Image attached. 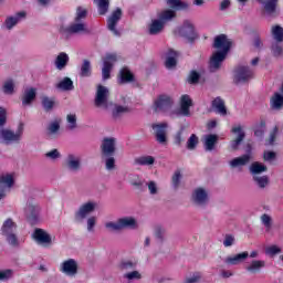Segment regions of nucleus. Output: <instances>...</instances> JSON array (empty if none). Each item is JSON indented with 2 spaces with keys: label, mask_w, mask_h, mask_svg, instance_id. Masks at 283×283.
<instances>
[{
  "label": "nucleus",
  "mask_w": 283,
  "mask_h": 283,
  "mask_svg": "<svg viewBox=\"0 0 283 283\" xmlns=\"http://www.w3.org/2000/svg\"><path fill=\"white\" fill-rule=\"evenodd\" d=\"M218 144V135L208 134L203 136V147L206 151H213L216 145Z\"/></svg>",
  "instance_id": "obj_28"
},
{
  "label": "nucleus",
  "mask_w": 283,
  "mask_h": 283,
  "mask_svg": "<svg viewBox=\"0 0 283 283\" xmlns=\"http://www.w3.org/2000/svg\"><path fill=\"white\" fill-rule=\"evenodd\" d=\"M191 107H193V99L191 96L184 94L179 98V114L180 116H191Z\"/></svg>",
  "instance_id": "obj_18"
},
{
  "label": "nucleus",
  "mask_w": 283,
  "mask_h": 283,
  "mask_svg": "<svg viewBox=\"0 0 283 283\" xmlns=\"http://www.w3.org/2000/svg\"><path fill=\"white\" fill-rule=\"evenodd\" d=\"M59 32L64 39H70L72 34H87L90 29L84 21L74 20L69 27H60Z\"/></svg>",
  "instance_id": "obj_4"
},
{
  "label": "nucleus",
  "mask_w": 283,
  "mask_h": 283,
  "mask_svg": "<svg viewBox=\"0 0 283 283\" xmlns=\"http://www.w3.org/2000/svg\"><path fill=\"white\" fill-rule=\"evenodd\" d=\"M231 134H232V140L230 142V149L232 151H237L238 147L242 145V140H244V137H245L244 129L242 128L241 125H234L231 128Z\"/></svg>",
  "instance_id": "obj_12"
},
{
  "label": "nucleus",
  "mask_w": 283,
  "mask_h": 283,
  "mask_svg": "<svg viewBox=\"0 0 283 283\" xmlns=\"http://www.w3.org/2000/svg\"><path fill=\"white\" fill-rule=\"evenodd\" d=\"M271 53L275 59L283 57V45L281 42H273L271 45Z\"/></svg>",
  "instance_id": "obj_42"
},
{
  "label": "nucleus",
  "mask_w": 283,
  "mask_h": 283,
  "mask_svg": "<svg viewBox=\"0 0 283 283\" xmlns=\"http://www.w3.org/2000/svg\"><path fill=\"white\" fill-rule=\"evenodd\" d=\"M45 158L48 160H52L53 163L61 159V151H59V149L54 148L49 150L48 153H45Z\"/></svg>",
  "instance_id": "obj_54"
},
{
  "label": "nucleus",
  "mask_w": 283,
  "mask_h": 283,
  "mask_svg": "<svg viewBox=\"0 0 283 283\" xmlns=\"http://www.w3.org/2000/svg\"><path fill=\"white\" fill-rule=\"evenodd\" d=\"M153 129L156 134L157 142H159L160 145H165V143H167V124H155L153 125Z\"/></svg>",
  "instance_id": "obj_24"
},
{
  "label": "nucleus",
  "mask_w": 283,
  "mask_h": 283,
  "mask_svg": "<svg viewBox=\"0 0 283 283\" xmlns=\"http://www.w3.org/2000/svg\"><path fill=\"white\" fill-rule=\"evenodd\" d=\"M195 25L191 21H184L182 25L179 29V34L181 36H186L187 39H191L193 36Z\"/></svg>",
  "instance_id": "obj_29"
},
{
  "label": "nucleus",
  "mask_w": 283,
  "mask_h": 283,
  "mask_svg": "<svg viewBox=\"0 0 283 283\" xmlns=\"http://www.w3.org/2000/svg\"><path fill=\"white\" fill-rule=\"evenodd\" d=\"M23 132H25V124H23V122H20L18 124L17 132H14L10 127H0L1 145H19V143H21V139L23 138Z\"/></svg>",
  "instance_id": "obj_1"
},
{
  "label": "nucleus",
  "mask_w": 283,
  "mask_h": 283,
  "mask_svg": "<svg viewBox=\"0 0 283 283\" xmlns=\"http://www.w3.org/2000/svg\"><path fill=\"white\" fill-rule=\"evenodd\" d=\"M36 98V88L30 87L24 91V94L22 96V105L23 107H28L29 105H32V102Z\"/></svg>",
  "instance_id": "obj_30"
},
{
  "label": "nucleus",
  "mask_w": 283,
  "mask_h": 283,
  "mask_svg": "<svg viewBox=\"0 0 283 283\" xmlns=\"http://www.w3.org/2000/svg\"><path fill=\"white\" fill-rule=\"evenodd\" d=\"M78 261L76 259L63 260L59 265V271L66 277H76L78 275Z\"/></svg>",
  "instance_id": "obj_8"
},
{
  "label": "nucleus",
  "mask_w": 283,
  "mask_h": 283,
  "mask_svg": "<svg viewBox=\"0 0 283 283\" xmlns=\"http://www.w3.org/2000/svg\"><path fill=\"white\" fill-rule=\"evenodd\" d=\"M265 255H269V258H275V255H280V253H282V248H280V245H268L265 247Z\"/></svg>",
  "instance_id": "obj_46"
},
{
  "label": "nucleus",
  "mask_w": 283,
  "mask_h": 283,
  "mask_svg": "<svg viewBox=\"0 0 283 283\" xmlns=\"http://www.w3.org/2000/svg\"><path fill=\"white\" fill-rule=\"evenodd\" d=\"M105 165H106L107 171H112V169L116 167V159L114 157H108L106 158Z\"/></svg>",
  "instance_id": "obj_64"
},
{
  "label": "nucleus",
  "mask_w": 283,
  "mask_h": 283,
  "mask_svg": "<svg viewBox=\"0 0 283 283\" xmlns=\"http://www.w3.org/2000/svg\"><path fill=\"white\" fill-rule=\"evenodd\" d=\"M32 238L39 247H42V249H50L54 244V235L41 228H36L33 231Z\"/></svg>",
  "instance_id": "obj_7"
},
{
  "label": "nucleus",
  "mask_w": 283,
  "mask_h": 283,
  "mask_svg": "<svg viewBox=\"0 0 283 283\" xmlns=\"http://www.w3.org/2000/svg\"><path fill=\"white\" fill-rule=\"evenodd\" d=\"M146 187L149 196H158V193H160V186L158 185V181L148 180L146 182Z\"/></svg>",
  "instance_id": "obj_41"
},
{
  "label": "nucleus",
  "mask_w": 283,
  "mask_h": 283,
  "mask_svg": "<svg viewBox=\"0 0 283 283\" xmlns=\"http://www.w3.org/2000/svg\"><path fill=\"white\" fill-rule=\"evenodd\" d=\"M98 209V202L95 200H88L82 203L78 209L75 211V220L76 222H84Z\"/></svg>",
  "instance_id": "obj_6"
},
{
  "label": "nucleus",
  "mask_w": 283,
  "mask_h": 283,
  "mask_svg": "<svg viewBox=\"0 0 283 283\" xmlns=\"http://www.w3.org/2000/svg\"><path fill=\"white\" fill-rule=\"evenodd\" d=\"M224 59H227V55L222 53H218V51H214L210 56L209 64H208L210 72H218V70L222 67V63H224Z\"/></svg>",
  "instance_id": "obj_20"
},
{
  "label": "nucleus",
  "mask_w": 283,
  "mask_h": 283,
  "mask_svg": "<svg viewBox=\"0 0 283 283\" xmlns=\"http://www.w3.org/2000/svg\"><path fill=\"white\" fill-rule=\"evenodd\" d=\"M14 275L12 270H0V282H6Z\"/></svg>",
  "instance_id": "obj_60"
},
{
  "label": "nucleus",
  "mask_w": 283,
  "mask_h": 283,
  "mask_svg": "<svg viewBox=\"0 0 283 283\" xmlns=\"http://www.w3.org/2000/svg\"><path fill=\"white\" fill-rule=\"evenodd\" d=\"M271 106L273 109H282L283 107V95L276 93L271 99Z\"/></svg>",
  "instance_id": "obj_49"
},
{
  "label": "nucleus",
  "mask_w": 283,
  "mask_h": 283,
  "mask_svg": "<svg viewBox=\"0 0 283 283\" xmlns=\"http://www.w3.org/2000/svg\"><path fill=\"white\" fill-rule=\"evenodd\" d=\"M17 87V84L14 83V80H6L3 83H2V86H1V92L2 94H4V96H13L14 92H15V88Z\"/></svg>",
  "instance_id": "obj_33"
},
{
  "label": "nucleus",
  "mask_w": 283,
  "mask_h": 283,
  "mask_svg": "<svg viewBox=\"0 0 283 283\" xmlns=\"http://www.w3.org/2000/svg\"><path fill=\"white\" fill-rule=\"evenodd\" d=\"M96 222H98V218L94 216L86 219V230L88 233H94V231H96Z\"/></svg>",
  "instance_id": "obj_50"
},
{
  "label": "nucleus",
  "mask_w": 283,
  "mask_h": 283,
  "mask_svg": "<svg viewBox=\"0 0 283 283\" xmlns=\"http://www.w3.org/2000/svg\"><path fill=\"white\" fill-rule=\"evenodd\" d=\"M81 76H92V64L87 60L83 61V64L81 66Z\"/></svg>",
  "instance_id": "obj_52"
},
{
  "label": "nucleus",
  "mask_w": 283,
  "mask_h": 283,
  "mask_svg": "<svg viewBox=\"0 0 283 283\" xmlns=\"http://www.w3.org/2000/svg\"><path fill=\"white\" fill-rule=\"evenodd\" d=\"M123 17V11L117 8L115 11L111 13L107 19V29L114 36H120V31L118 30V23Z\"/></svg>",
  "instance_id": "obj_11"
},
{
  "label": "nucleus",
  "mask_w": 283,
  "mask_h": 283,
  "mask_svg": "<svg viewBox=\"0 0 283 283\" xmlns=\"http://www.w3.org/2000/svg\"><path fill=\"white\" fill-rule=\"evenodd\" d=\"M271 32H272V36H273L274 41H276L277 43H282L283 28L280 25H273Z\"/></svg>",
  "instance_id": "obj_48"
},
{
  "label": "nucleus",
  "mask_w": 283,
  "mask_h": 283,
  "mask_svg": "<svg viewBox=\"0 0 283 283\" xmlns=\"http://www.w3.org/2000/svg\"><path fill=\"white\" fill-rule=\"evenodd\" d=\"M253 78V71L249 66H239L234 70L233 81L237 85L249 83Z\"/></svg>",
  "instance_id": "obj_9"
},
{
  "label": "nucleus",
  "mask_w": 283,
  "mask_h": 283,
  "mask_svg": "<svg viewBox=\"0 0 283 283\" xmlns=\"http://www.w3.org/2000/svg\"><path fill=\"white\" fill-rule=\"evenodd\" d=\"M116 153V138L106 137L102 142V154L104 156H114Z\"/></svg>",
  "instance_id": "obj_21"
},
{
  "label": "nucleus",
  "mask_w": 283,
  "mask_h": 283,
  "mask_svg": "<svg viewBox=\"0 0 283 283\" xmlns=\"http://www.w3.org/2000/svg\"><path fill=\"white\" fill-rule=\"evenodd\" d=\"M167 6L172 10H187L189 8V3L182 0H167Z\"/></svg>",
  "instance_id": "obj_39"
},
{
  "label": "nucleus",
  "mask_w": 283,
  "mask_h": 283,
  "mask_svg": "<svg viewBox=\"0 0 283 283\" xmlns=\"http://www.w3.org/2000/svg\"><path fill=\"white\" fill-rule=\"evenodd\" d=\"M263 8L268 14H273L277 8V0H263Z\"/></svg>",
  "instance_id": "obj_45"
},
{
  "label": "nucleus",
  "mask_w": 283,
  "mask_h": 283,
  "mask_svg": "<svg viewBox=\"0 0 283 283\" xmlns=\"http://www.w3.org/2000/svg\"><path fill=\"white\" fill-rule=\"evenodd\" d=\"M191 200L197 207H207L209 205V190L202 187L195 188L191 193Z\"/></svg>",
  "instance_id": "obj_10"
},
{
  "label": "nucleus",
  "mask_w": 283,
  "mask_h": 283,
  "mask_svg": "<svg viewBox=\"0 0 283 283\" xmlns=\"http://www.w3.org/2000/svg\"><path fill=\"white\" fill-rule=\"evenodd\" d=\"M67 63H70V55H67V53L65 52H61L56 57H55V62L54 65L56 67V70H65V67H67Z\"/></svg>",
  "instance_id": "obj_31"
},
{
  "label": "nucleus",
  "mask_w": 283,
  "mask_h": 283,
  "mask_svg": "<svg viewBox=\"0 0 283 283\" xmlns=\"http://www.w3.org/2000/svg\"><path fill=\"white\" fill-rule=\"evenodd\" d=\"M176 56H178V53L171 49L165 53L166 67H168V70L176 67Z\"/></svg>",
  "instance_id": "obj_37"
},
{
  "label": "nucleus",
  "mask_w": 283,
  "mask_h": 283,
  "mask_svg": "<svg viewBox=\"0 0 283 283\" xmlns=\"http://www.w3.org/2000/svg\"><path fill=\"white\" fill-rule=\"evenodd\" d=\"M136 165H142L144 167H151L156 163V158L154 156H142L135 159Z\"/></svg>",
  "instance_id": "obj_40"
},
{
  "label": "nucleus",
  "mask_w": 283,
  "mask_h": 283,
  "mask_svg": "<svg viewBox=\"0 0 283 283\" xmlns=\"http://www.w3.org/2000/svg\"><path fill=\"white\" fill-rule=\"evenodd\" d=\"M136 266H138V260L137 259H123L119 262V269L120 271H134V269H136Z\"/></svg>",
  "instance_id": "obj_32"
},
{
  "label": "nucleus",
  "mask_w": 283,
  "mask_h": 283,
  "mask_svg": "<svg viewBox=\"0 0 283 283\" xmlns=\"http://www.w3.org/2000/svg\"><path fill=\"white\" fill-rule=\"evenodd\" d=\"M25 19V12L20 11L12 15H8L2 23V30H7V32H12L13 28H17L21 21Z\"/></svg>",
  "instance_id": "obj_14"
},
{
  "label": "nucleus",
  "mask_w": 283,
  "mask_h": 283,
  "mask_svg": "<svg viewBox=\"0 0 283 283\" xmlns=\"http://www.w3.org/2000/svg\"><path fill=\"white\" fill-rule=\"evenodd\" d=\"M250 171L253 176H260V174H264V171H266V166L255 161L250 166Z\"/></svg>",
  "instance_id": "obj_44"
},
{
  "label": "nucleus",
  "mask_w": 283,
  "mask_h": 283,
  "mask_svg": "<svg viewBox=\"0 0 283 283\" xmlns=\"http://www.w3.org/2000/svg\"><path fill=\"white\" fill-rule=\"evenodd\" d=\"M65 167L66 169H69V171H72L73 174L81 171V155L69 154L65 159Z\"/></svg>",
  "instance_id": "obj_19"
},
{
  "label": "nucleus",
  "mask_w": 283,
  "mask_h": 283,
  "mask_svg": "<svg viewBox=\"0 0 283 283\" xmlns=\"http://www.w3.org/2000/svg\"><path fill=\"white\" fill-rule=\"evenodd\" d=\"M56 88L61 90V92H72L74 82L70 77H64L56 84Z\"/></svg>",
  "instance_id": "obj_34"
},
{
  "label": "nucleus",
  "mask_w": 283,
  "mask_h": 283,
  "mask_svg": "<svg viewBox=\"0 0 283 283\" xmlns=\"http://www.w3.org/2000/svg\"><path fill=\"white\" fill-rule=\"evenodd\" d=\"M212 109L220 114V116H227V107H224V101L222 98L217 97L212 102Z\"/></svg>",
  "instance_id": "obj_35"
},
{
  "label": "nucleus",
  "mask_w": 283,
  "mask_h": 283,
  "mask_svg": "<svg viewBox=\"0 0 283 283\" xmlns=\"http://www.w3.org/2000/svg\"><path fill=\"white\" fill-rule=\"evenodd\" d=\"M14 187V174H6L0 176V200L8 196V191Z\"/></svg>",
  "instance_id": "obj_13"
},
{
  "label": "nucleus",
  "mask_w": 283,
  "mask_h": 283,
  "mask_svg": "<svg viewBox=\"0 0 283 283\" xmlns=\"http://www.w3.org/2000/svg\"><path fill=\"white\" fill-rule=\"evenodd\" d=\"M180 180H182V172L180 170L175 171L171 182L174 189H178L180 187Z\"/></svg>",
  "instance_id": "obj_57"
},
{
  "label": "nucleus",
  "mask_w": 283,
  "mask_h": 283,
  "mask_svg": "<svg viewBox=\"0 0 283 283\" xmlns=\"http://www.w3.org/2000/svg\"><path fill=\"white\" fill-rule=\"evenodd\" d=\"M95 107L99 109H105L109 112L112 109L113 104L109 101V88L107 86L97 85L96 93H95Z\"/></svg>",
  "instance_id": "obj_3"
},
{
  "label": "nucleus",
  "mask_w": 283,
  "mask_h": 283,
  "mask_svg": "<svg viewBox=\"0 0 283 283\" xmlns=\"http://www.w3.org/2000/svg\"><path fill=\"white\" fill-rule=\"evenodd\" d=\"M116 61H118V56L116 54H107L104 57L103 67H102L103 81L109 80V76L112 74V67H114V65L116 64Z\"/></svg>",
  "instance_id": "obj_15"
},
{
  "label": "nucleus",
  "mask_w": 283,
  "mask_h": 283,
  "mask_svg": "<svg viewBox=\"0 0 283 283\" xmlns=\"http://www.w3.org/2000/svg\"><path fill=\"white\" fill-rule=\"evenodd\" d=\"M176 17V11L168 9L159 14V19L151 20L148 33L151 35L160 34L165 30V22L171 21Z\"/></svg>",
  "instance_id": "obj_2"
},
{
  "label": "nucleus",
  "mask_w": 283,
  "mask_h": 283,
  "mask_svg": "<svg viewBox=\"0 0 283 283\" xmlns=\"http://www.w3.org/2000/svg\"><path fill=\"white\" fill-rule=\"evenodd\" d=\"M61 135V118L52 119L46 127L48 138H59Z\"/></svg>",
  "instance_id": "obj_22"
},
{
  "label": "nucleus",
  "mask_w": 283,
  "mask_h": 283,
  "mask_svg": "<svg viewBox=\"0 0 283 283\" xmlns=\"http://www.w3.org/2000/svg\"><path fill=\"white\" fill-rule=\"evenodd\" d=\"M174 105V98L169 95H160L154 102V109L155 112H167L171 109Z\"/></svg>",
  "instance_id": "obj_17"
},
{
  "label": "nucleus",
  "mask_w": 283,
  "mask_h": 283,
  "mask_svg": "<svg viewBox=\"0 0 283 283\" xmlns=\"http://www.w3.org/2000/svg\"><path fill=\"white\" fill-rule=\"evenodd\" d=\"M247 258H249V252H242L239 254H233V255L227 256L223 260V262H224V264H228V266H237V264H242V262H244V260H247Z\"/></svg>",
  "instance_id": "obj_25"
},
{
  "label": "nucleus",
  "mask_w": 283,
  "mask_h": 283,
  "mask_svg": "<svg viewBox=\"0 0 283 283\" xmlns=\"http://www.w3.org/2000/svg\"><path fill=\"white\" fill-rule=\"evenodd\" d=\"M197 146H198V136L192 134L187 142V147L188 149H196Z\"/></svg>",
  "instance_id": "obj_62"
},
{
  "label": "nucleus",
  "mask_w": 283,
  "mask_h": 283,
  "mask_svg": "<svg viewBox=\"0 0 283 283\" xmlns=\"http://www.w3.org/2000/svg\"><path fill=\"white\" fill-rule=\"evenodd\" d=\"M97 7V12L101 15L107 14L109 10V0H93Z\"/></svg>",
  "instance_id": "obj_38"
},
{
  "label": "nucleus",
  "mask_w": 283,
  "mask_h": 283,
  "mask_svg": "<svg viewBox=\"0 0 283 283\" xmlns=\"http://www.w3.org/2000/svg\"><path fill=\"white\" fill-rule=\"evenodd\" d=\"M250 161H251V154H245L243 156H240L230 160L229 166L232 169H240V167H244L245 165H249Z\"/></svg>",
  "instance_id": "obj_26"
},
{
  "label": "nucleus",
  "mask_w": 283,
  "mask_h": 283,
  "mask_svg": "<svg viewBox=\"0 0 283 283\" xmlns=\"http://www.w3.org/2000/svg\"><path fill=\"white\" fill-rule=\"evenodd\" d=\"M120 229H130L132 231H136L138 229V220L135 217L126 216L118 219Z\"/></svg>",
  "instance_id": "obj_23"
},
{
  "label": "nucleus",
  "mask_w": 283,
  "mask_h": 283,
  "mask_svg": "<svg viewBox=\"0 0 283 283\" xmlns=\"http://www.w3.org/2000/svg\"><path fill=\"white\" fill-rule=\"evenodd\" d=\"M214 48L218 53L223 54L227 56L229 51L231 50V40L224 34H220L214 38Z\"/></svg>",
  "instance_id": "obj_16"
},
{
  "label": "nucleus",
  "mask_w": 283,
  "mask_h": 283,
  "mask_svg": "<svg viewBox=\"0 0 283 283\" xmlns=\"http://www.w3.org/2000/svg\"><path fill=\"white\" fill-rule=\"evenodd\" d=\"M39 211H41L40 208L35 206H30L27 209V213H30L29 218H36L39 216Z\"/></svg>",
  "instance_id": "obj_63"
},
{
  "label": "nucleus",
  "mask_w": 283,
  "mask_h": 283,
  "mask_svg": "<svg viewBox=\"0 0 283 283\" xmlns=\"http://www.w3.org/2000/svg\"><path fill=\"white\" fill-rule=\"evenodd\" d=\"M266 268V261L264 260H252L247 266L245 270L248 273H260L262 269Z\"/></svg>",
  "instance_id": "obj_27"
},
{
  "label": "nucleus",
  "mask_w": 283,
  "mask_h": 283,
  "mask_svg": "<svg viewBox=\"0 0 283 283\" xmlns=\"http://www.w3.org/2000/svg\"><path fill=\"white\" fill-rule=\"evenodd\" d=\"M76 114H69L66 115V129H70L71 132H74L78 127V124L76 123Z\"/></svg>",
  "instance_id": "obj_47"
},
{
  "label": "nucleus",
  "mask_w": 283,
  "mask_h": 283,
  "mask_svg": "<svg viewBox=\"0 0 283 283\" xmlns=\"http://www.w3.org/2000/svg\"><path fill=\"white\" fill-rule=\"evenodd\" d=\"M128 182H130V185H134V187H140V185H143V180L138 175H129Z\"/></svg>",
  "instance_id": "obj_61"
},
{
  "label": "nucleus",
  "mask_w": 283,
  "mask_h": 283,
  "mask_svg": "<svg viewBox=\"0 0 283 283\" xmlns=\"http://www.w3.org/2000/svg\"><path fill=\"white\" fill-rule=\"evenodd\" d=\"M253 180H254L255 185L259 186V189H266V187H269V177L268 176L254 175Z\"/></svg>",
  "instance_id": "obj_43"
},
{
  "label": "nucleus",
  "mask_w": 283,
  "mask_h": 283,
  "mask_svg": "<svg viewBox=\"0 0 283 283\" xmlns=\"http://www.w3.org/2000/svg\"><path fill=\"white\" fill-rule=\"evenodd\" d=\"M87 18V8L78 7L75 13V21H85Z\"/></svg>",
  "instance_id": "obj_55"
},
{
  "label": "nucleus",
  "mask_w": 283,
  "mask_h": 283,
  "mask_svg": "<svg viewBox=\"0 0 283 283\" xmlns=\"http://www.w3.org/2000/svg\"><path fill=\"white\" fill-rule=\"evenodd\" d=\"M109 109H112V114L114 118H118V116H120L122 114L129 112V108H127V106H120V105L112 106Z\"/></svg>",
  "instance_id": "obj_51"
},
{
  "label": "nucleus",
  "mask_w": 283,
  "mask_h": 283,
  "mask_svg": "<svg viewBox=\"0 0 283 283\" xmlns=\"http://www.w3.org/2000/svg\"><path fill=\"white\" fill-rule=\"evenodd\" d=\"M202 280V274L200 272H195L190 276L186 277L184 283H198Z\"/></svg>",
  "instance_id": "obj_59"
},
{
  "label": "nucleus",
  "mask_w": 283,
  "mask_h": 283,
  "mask_svg": "<svg viewBox=\"0 0 283 283\" xmlns=\"http://www.w3.org/2000/svg\"><path fill=\"white\" fill-rule=\"evenodd\" d=\"M134 81V73L127 67H123L119 71L118 82L119 83H132Z\"/></svg>",
  "instance_id": "obj_36"
},
{
  "label": "nucleus",
  "mask_w": 283,
  "mask_h": 283,
  "mask_svg": "<svg viewBox=\"0 0 283 283\" xmlns=\"http://www.w3.org/2000/svg\"><path fill=\"white\" fill-rule=\"evenodd\" d=\"M105 228L108 231H123L120 228V221L117 219L116 221H108L105 223Z\"/></svg>",
  "instance_id": "obj_56"
},
{
  "label": "nucleus",
  "mask_w": 283,
  "mask_h": 283,
  "mask_svg": "<svg viewBox=\"0 0 283 283\" xmlns=\"http://www.w3.org/2000/svg\"><path fill=\"white\" fill-rule=\"evenodd\" d=\"M8 123V109L0 106V127H6Z\"/></svg>",
  "instance_id": "obj_58"
},
{
  "label": "nucleus",
  "mask_w": 283,
  "mask_h": 283,
  "mask_svg": "<svg viewBox=\"0 0 283 283\" xmlns=\"http://www.w3.org/2000/svg\"><path fill=\"white\" fill-rule=\"evenodd\" d=\"M54 105H56L54 98L48 96L42 97V106L46 112H50V109H54Z\"/></svg>",
  "instance_id": "obj_53"
},
{
  "label": "nucleus",
  "mask_w": 283,
  "mask_h": 283,
  "mask_svg": "<svg viewBox=\"0 0 283 283\" xmlns=\"http://www.w3.org/2000/svg\"><path fill=\"white\" fill-rule=\"evenodd\" d=\"M1 231L2 235L11 247H17L19 244V239L17 238V223L12 219H7L3 222Z\"/></svg>",
  "instance_id": "obj_5"
}]
</instances>
